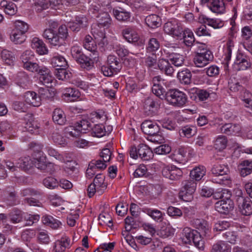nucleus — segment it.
I'll use <instances>...</instances> for the list:
<instances>
[{
    "label": "nucleus",
    "instance_id": "1",
    "mask_svg": "<svg viewBox=\"0 0 252 252\" xmlns=\"http://www.w3.org/2000/svg\"><path fill=\"white\" fill-rule=\"evenodd\" d=\"M165 98L168 103L175 107L183 106L187 101V96L183 92L178 89H170L164 94L161 99Z\"/></svg>",
    "mask_w": 252,
    "mask_h": 252
},
{
    "label": "nucleus",
    "instance_id": "2",
    "mask_svg": "<svg viewBox=\"0 0 252 252\" xmlns=\"http://www.w3.org/2000/svg\"><path fill=\"white\" fill-rule=\"evenodd\" d=\"M129 155L133 159L139 158L146 161L152 159L154 156L152 150L144 144H139L137 147H132L129 151Z\"/></svg>",
    "mask_w": 252,
    "mask_h": 252
},
{
    "label": "nucleus",
    "instance_id": "3",
    "mask_svg": "<svg viewBox=\"0 0 252 252\" xmlns=\"http://www.w3.org/2000/svg\"><path fill=\"white\" fill-rule=\"evenodd\" d=\"M183 234L187 239L186 242L190 243L192 242L194 246L199 250L204 249V241L198 231L189 227H185L183 230Z\"/></svg>",
    "mask_w": 252,
    "mask_h": 252
},
{
    "label": "nucleus",
    "instance_id": "4",
    "mask_svg": "<svg viewBox=\"0 0 252 252\" xmlns=\"http://www.w3.org/2000/svg\"><path fill=\"white\" fill-rule=\"evenodd\" d=\"M91 123L88 120H82L77 122L74 126H69L65 128L66 133L72 137H78L81 133H86L91 128Z\"/></svg>",
    "mask_w": 252,
    "mask_h": 252
},
{
    "label": "nucleus",
    "instance_id": "5",
    "mask_svg": "<svg viewBox=\"0 0 252 252\" xmlns=\"http://www.w3.org/2000/svg\"><path fill=\"white\" fill-rule=\"evenodd\" d=\"M183 187L180 192V196L185 201H189L193 198L192 194L196 188V182L192 179L185 180L182 183Z\"/></svg>",
    "mask_w": 252,
    "mask_h": 252
},
{
    "label": "nucleus",
    "instance_id": "6",
    "mask_svg": "<svg viewBox=\"0 0 252 252\" xmlns=\"http://www.w3.org/2000/svg\"><path fill=\"white\" fill-rule=\"evenodd\" d=\"M164 32L174 37L180 38L182 35L183 28L182 24L177 20L171 19L164 24Z\"/></svg>",
    "mask_w": 252,
    "mask_h": 252
},
{
    "label": "nucleus",
    "instance_id": "7",
    "mask_svg": "<svg viewBox=\"0 0 252 252\" xmlns=\"http://www.w3.org/2000/svg\"><path fill=\"white\" fill-rule=\"evenodd\" d=\"M122 34L125 40L127 42L137 44H143L142 40H140L138 33V29L136 26L126 27L122 31Z\"/></svg>",
    "mask_w": 252,
    "mask_h": 252
},
{
    "label": "nucleus",
    "instance_id": "8",
    "mask_svg": "<svg viewBox=\"0 0 252 252\" xmlns=\"http://www.w3.org/2000/svg\"><path fill=\"white\" fill-rule=\"evenodd\" d=\"M252 63L250 57L242 53L237 54L233 64V68L236 71L247 70L252 68Z\"/></svg>",
    "mask_w": 252,
    "mask_h": 252
},
{
    "label": "nucleus",
    "instance_id": "9",
    "mask_svg": "<svg viewBox=\"0 0 252 252\" xmlns=\"http://www.w3.org/2000/svg\"><path fill=\"white\" fill-rule=\"evenodd\" d=\"M23 67L24 68L32 72H38L39 75V83L41 85H44L45 88H47L46 84L47 83V73L46 72V68L39 69V66L38 64L31 62L24 64Z\"/></svg>",
    "mask_w": 252,
    "mask_h": 252
},
{
    "label": "nucleus",
    "instance_id": "10",
    "mask_svg": "<svg viewBox=\"0 0 252 252\" xmlns=\"http://www.w3.org/2000/svg\"><path fill=\"white\" fill-rule=\"evenodd\" d=\"M58 27L59 24L57 22L52 20L48 21V42L53 46H60L62 44L57 33Z\"/></svg>",
    "mask_w": 252,
    "mask_h": 252
},
{
    "label": "nucleus",
    "instance_id": "11",
    "mask_svg": "<svg viewBox=\"0 0 252 252\" xmlns=\"http://www.w3.org/2000/svg\"><path fill=\"white\" fill-rule=\"evenodd\" d=\"M161 173L163 177L172 181L179 180L183 174L180 168L174 165L164 167Z\"/></svg>",
    "mask_w": 252,
    "mask_h": 252
},
{
    "label": "nucleus",
    "instance_id": "12",
    "mask_svg": "<svg viewBox=\"0 0 252 252\" xmlns=\"http://www.w3.org/2000/svg\"><path fill=\"white\" fill-rule=\"evenodd\" d=\"M141 128L146 134L156 137L160 136L159 127L156 123L146 120L142 123Z\"/></svg>",
    "mask_w": 252,
    "mask_h": 252
},
{
    "label": "nucleus",
    "instance_id": "13",
    "mask_svg": "<svg viewBox=\"0 0 252 252\" xmlns=\"http://www.w3.org/2000/svg\"><path fill=\"white\" fill-rule=\"evenodd\" d=\"M213 58V55L211 52H207L205 55L201 53H196L193 62L197 67H202L208 64Z\"/></svg>",
    "mask_w": 252,
    "mask_h": 252
},
{
    "label": "nucleus",
    "instance_id": "14",
    "mask_svg": "<svg viewBox=\"0 0 252 252\" xmlns=\"http://www.w3.org/2000/svg\"><path fill=\"white\" fill-rule=\"evenodd\" d=\"M164 80L161 78L160 76H156L153 78L152 83V92L156 96L161 98L164 96V94L166 91L162 85L164 84Z\"/></svg>",
    "mask_w": 252,
    "mask_h": 252
},
{
    "label": "nucleus",
    "instance_id": "15",
    "mask_svg": "<svg viewBox=\"0 0 252 252\" xmlns=\"http://www.w3.org/2000/svg\"><path fill=\"white\" fill-rule=\"evenodd\" d=\"M158 108V103L152 97L147 98L144 102V112L147 116L155 115Z\"/></svg>",
    "mask_w": 252,
    "mask_h": 252
},
{
    "label": "nucleus",
    "instance_id": "16",
    "mask_svg": "<svg viewBox=\"0 0 252 252\" xmlns=\"http://www.w3.org/2000/svg\"><path fill=\"white\" fill-rule=\"evenodd\" d=\"M237 205L240 213L245 216L252 214V204L249 198H239L237 200Z\"/></svg>",
    "mask_w": 252,
    "mask_h": 252
},
{
    "label": "nucleus",
    "instance_id": "17",
    "mask_svg": "<svg viewBox=\"0 0 252 252\" xmlns=\"http://www.w3.org/2000/svg\"><path fill=\"white\" fill-rule=\"evenodd\" d=\"M234 204L231 199H221L215 203V210L221 214L228 213L233 209Z\"/></svg>",
    "mask_w": 252,
    "mask_h": 252
},
{
    "label": "nucleus",
    "instance_id": "18",
    "mask_svg": "<svg viewBox=\"0 0 252 252\" xmlns=\"http://www.w3.org/2000/svg\"><path fill=\"white\" fill-rule=\"evenodd\" d=\"M3 193L4 201L7 205L12 206L19 203L16 193L12 188H6L4 190Z\"/></svg>",
    "mask_w": 252,
    "mask_h": 252
},
{
    "label": "nucleus",
    "instance_id": "19",
    "mask_svg": "<svg viewBox=\"0 0 252 252\" xmlns=\"http://www.w3.org/2000/svg\"><path fill=\"white\" fill-rule=\"evenodd\" d=\"M72 245L70 239L67 236H63L54 243V252H64L66 249H69Z\"/></svg>",
    "mask_w": 252,
    "mask_h": 252
},
{
    "label": "nucleus",
    "instance_id": "20",
    "mask_svg": "<svg viewBox=\"0 0 252 252\" xmlns=\"http://www.w3.org/2000/svg\"><path fill=\"white\" fill-rule=\"evenodd\" d=\"M192 226L197 229L203 235H206L209 231L210 227L208 222L201 219H195L191 221Z\"/></svg>",
    "mask_w": 252,
    "mask_h": 252
},
{
    "label": "nucleus",
    "instance_id": "21",
    "mask_svg": "<svg viewBox=\"0 0 252 252\" xmlns=\"http://www.w3.org/2000/svg\"><path fill=\"white\" fill-rule=\"evenodd\" d=\"M113 14L114 17L118 21L121 22L129 21L131 17L130 12L126 11V9L121 7L113 8Z\"/></svg>",
    "mask_w": 252,
    "mask_h": 252
},
{
    "label": "nucleus",
    "instance_id": "22",
    "mask_svg": "<svg viewBox=\"0 0 252 252\" xmlns=\"http://www.w3.org/2000/svg\"><path fill=\"white\" fill-rule=\"evenodd\" d=\"M238 170L241 177H245L252 172V160H244L239 162Z\"/></svg>",
    "mask_w": 252,
    "mask_h": 252
},
{
    "label": "nucleus",
    "instance_id": "23",
    "mask_svg": "<svg viewBox=\"0 0 252 252\" xmlns=\"http://www.w3.org/2000/svg\"><path fill=\"white\" fill-rule=\"evenodd\" d=\"M96 17L98 27L105 29L110 27L112 24V19L107 12H100Z\"/></svg>",
    "mask_w": 252,
    "mask_h": 252
},
{
    "label": "nucleus",
    "instance_id": "24",
    "mask_svg": "<svg viewBox=\"0 0 252 252\" xmlns=\"http://www.w3.org/2000/svg\"><path fill=\"white\" fill-rule=\"evenodd\" d=\"M25 101L34 107H38L41 105V99L36 93L32 91H28L25 93Z\"/></svg>",
    "mask_w": 252,
    "mask_h": 252
},
{
    "label": "nucleus",
    "instance_id": "25",
    "mask_svg": "<svg viewBox=\"0 0 252 252\" xmlns=\"http://www.w3.org/2000/svg\"><path fill=\"white\" fill-rule=\"evenodd\" d=\"M64 99L68 101L73 102L77 100L80 96L79 91L73 88H66L63 90Z\"/></svg>",
    "mask_w": 252,
    "mask_h": 252
},
{
    "label": "nucleus",
    "instance_id": "26",
    "mask_svg": "<svg viewBox=\"0 0 252 252\" xmlns=\"http://www.w3.org/2000/svg\"><path fill=\"white\" fill-rule=\"evenodd\" d=\"M159 69L163 73L168 76H172L174 70L170 63L167 60L160 59L158 61Z\"/></svg>",
    "mask_w": 252,
    "mask_h": 252
},
{
    "label": "nucleus",
    "instance_id": "27",
    "mask_svg": "<svg viewBox=\"0 0 252 252\" xmlns=\"http://www.w3.org/2000/svg\"><path fill=\"white\" fill-rule=\"evenodd\" d=\"M167 57L172 64L175 66H182L184 63V57L178 53L167 51L166 53Z\"/></svg>",
    "mask_w": 252,
    "mask_h": 252
},
{
    "label": "nucleus",
    "instance_id": "28",
    "mask_svg": "<svg viewBox=\"0 0 252 252\" xmlns=\"http://www.w3.org/2000/svg\"><path fill=\"white\" fill-rule=\"evenodd\" d=\"M220 132L227 135H235L241 130V127L238 124H225L220 128Z\"/></svg>",
    "mask_w": 252,
    "mask_h": 252
},
{
    "label": "nucleus",
    "instance_id": "29",
    "mask_svg": "<svg viewBox=\"0 0 252 252\" xmlns=\"http://www.w3.org/2000/svg\"><path fill=\"white\" fill-rule=\"evenodd\" d=\"M31 46L33 49H36V52L39 55H45L47 52L45 44L37 37H34L32 39Z\"/></svg>",
    "mask_w": 252,
    "mask_h": 252
},
{
    "label": "nucleus",
    "instance_id": "30",
    "mask_svg": "<svg viewBox=\"0 0 252 252\" xmlns=\"http://www.w3.org/2000/svg\"><path fill=\"white\" fill-rule=\"evenodd\" d=\"M93 183L97 189V194L101 195L107 188V184L104 182V176L101 174H97Z\"/></svg>",
    "mask_w": 252,
    "mask_h": 252
},
{
    "label": "nucleus",
    "instance_id": "31",
    "mask_svg": "<svg viewBox=\"0 0 252 252\" xmlns=\"http://www.w3.org/2000/svg\"><path fill=\"white\" fill-rule=\"evenodd\" d=\"M1 7L4 8L6 14L9 15H14L17 11L16 5L11 1L3 0L0 2Z\"/></svg>",
    "mask_w": 252,
    "mask_h": 252
},
{
    "label": "nucleus",
    "instance_id": "32",
    "mask_svg": "<svg viewBox=\"0 0 252 252\" xmlns=\"http://www.w3.org/2000/svg\"><path fill=\"white\" fill-rule=\"evenodd\" d=\"M52 119L54 123L59 125H63L66 121L64 112L60 109H55L53 113Z\"/></svg>",
    "mask_w": 252,
    "mask_h": 252
},
{
    "label": "nucleus",
    "instance_id": "33",
    "mask_svg": "<svg viewBox=\"0 0 252 252\" xmlns=\"http://www.w3.org/2000/svg\"><path fill=\"white\" fill-rule=\"evenodd\" d=\"M181 34L182 36L180 38L184 39V42L187 46H191L195 41V38L192 31L189 29H186L183 30Z\"/></svg>",
    "mask_w": 252,
    "mask_h": 252
},
{
    "label": "nucleus",
    "instance_id": "34",
    "mask_svg": "<svg viewBox=\"0 0 252 252\" xmlns=\"http://www.w3.org/2000/svg\"><path fill=\"white\" fill-rule=\"evenodd\" d=\"M212 174L218 177H222L224 175L229 174L230 170L227 165L224 164L214 165L211 169Z\"/></svg>",
    "mask_w": 252,
    "mask_h": 252
},
{
    "label": "nucleus",
    "instance_id": "35",
    "mask_svg": "<svg viewBox=\"0 0 252 252\" xmlns=\"http://www.w3.org/2000/svg\"><path fill=\"white\" fill-rule=\"evenodd\" d=\"M209 7L213 12L218 14L223 13L225 11L223 0H212Z\"/></svg>",
    "mask_w": 252,
    "mask_h": 252
},
{
    "label": "nucleus",
    "instance_id": "36",
    "mask_svg": "<svg viewBox=\"0 0 252 252\" xmlns=\"http://www.w3.org/2000/svg\"><path fill=\"white\" fill-rule=\"evenodd\" d=\"M206 170L203 166H198L194 168L190 172V177L194 181H200L205 175Z\"/></svg>",
    "mask_w": 252,
    "mask_h": 252
},
{
    "label": "nucleus",
    "instance_id": "37",
    "mask_svg": "<svg viewBox=\"0 0 252 252\" xmlns=\"http://www.w3.org/2000/svg\"><path fill=\"white\" fill-rule=\"evenodd\" d=\"M107 63L112 70L118 73L122 68V64L120 59L113 55H109L107 58Z\"/></svg>",
    "mask_w": 252,
    "mask_h": 252
},
{
    "label": "nucleus",
    "instance_id": "38",
    "mask_svg": "<svg viewBox=\"0 0 252 252\" xmlns=\"http://www.w3.org/2000/svg\"><path fill=\"white\" fill-rule=\"evenodd\" d=\"M145 20L147 25L152 29L158 28L161 25L160 18L156 14H151L147 16Z\"/></svg>",
    "mask_w": 252,
    "mask_h": 252
},
{
    "label": "nucleus",
    "instance_id": "39",
    "mask_svg": "<svg viewBox=\"0 0 252 252\" xmlns=\"http://www.w3.org/2000/svg\"><path fill=\"white\" fill-rule=\"evenodd\" d=\"M67 67L57 68L56 69L52 68V71L56 76L59 80H66L69 78L71 76V73L67 71Z\"/></svg>",
    "mask_w": 252,
    "mask_h": 252
},
{
    "label": "nucleus",
    "instance_id": "40",
    "mask_svg": "<svg viewBox=\"0 0 252 252\" xmlns=\"http://www.w3.org/2000/svg\"><path fill=\"white\" fill-rule=\"evenodd\" d=\"M242 104L246 107L252 110V94L248 91H245L239 96Z\"/></svg>",
    "mask_w": 252,
    "mask_h": 252
},
{
    "label": "nucleus",
    "instance_id": "41",
    "mask_svg": "<svg viewBox=\"0 0 252 252\" xmlns=\"http://www.w3.org/2000/svg\"><path fill=\"white\" fill-rule=\"evenodd\" d=\"M191 73L188 69L180 71L177 74V78L182 84L189 85L191 83Z\"/></svg>",
    "mask_w": 252,
    "mask_h": 252
},
{
    "label": "nucleus",
    "instance_id": "42",
    "mask_svg": "<svg viewBox=\"0 0 252 252\" xmlns=\"http://www.w3.org/2000/svg\"><path fill=\"white\" fill-rule=\"evenodd\" d=\"M17 165L23 170L27 171L33 166V163L30 157H26L20 158L18 159Z\"/></svg>",
    "mask_w": 252,
    "mask_h": 252
},
{
    "label": "nucleus",
    "instance_id": "43",
    "mask_svg": "<svg viewBox=\"0 0 252 252\" xmlns=\"http://www.w3.org/2000/svg\"><path fill=\"white\" fill-rule=\"evenodd\" d=\"M93 32L94 33L93 35L95 39L99 44H101L102 45L107 44L108 42L105 36V31L104 29L100 31L94 29Z\"/></svg>",
    "mask_w": 252,
    "mask_h": 252
},
{
    "label": "nucleus",
    "instance_id": "44",
    "mask_svg": "<svg viewBox=\"0 0 252 252\" xmlns=\"http://www.w3.org/2000/svg\"><path fill=\"white\" fill-rule=\"evenodd\" d=\"M51 64L53 68L55 67H59V68L67 67L68 66L66 60L61 56H56L52 58Z\"/></svg>",
    "mask_w": 252,
    "mask_h": 252
},
{
    "label": "nucleus",
    "instance_id": "45",
    "mask_svg": "<svg viewBox=\"0 0 252 252\" xmlns=\"http://www.w3.org/2000/svg\"><path fill=\"white\" fill-rule=\"evenodd\" d=\"M76 61L80 64L81 67L85 69H90L93 66L92 60L84 54L82 55Z\"/></svg>",
    "mask_w": 252,
    "mask_h": 252
},
{
    "label": "nucleus",
    "instance_id": "46",
    "mask_svg": "<svg viewBox=\"0 0 252 252\" xmlns=\"http://www.w3.org/2000/svg\"><path fill=\"white\" fill-rule=\"evenodd\" d=\"M230 250V246L227 244L220 241L213 245L211 252H228Z\"/></svg>",
    "mask_w": 252,
    "mask_h": 252
},
{
    "label": "nucleus",
    "instance_id": "47",
    "mask_svg": "<svg viewBox=\"0 0 252 252\" xmlns=\"http://www.w3.org/2000/svg\"><path fill=\"white\" fill-rule=\"evenodd\" d=\"M38 154L39 156L37 157L35 159V166L41 170H46L47 167L46 157L42 156V154L41 152H38Z\"/></svg>",
    "mask_w": 252,
    "mask_h": 252
},
{
    "label": "nucleus",
    "instance_id": "48",
    "mask_svg": "<svg viewBox=\"0 0 252 252\" xmlns=\"http://www.w3.org/2000/svg\"><path fill=\"white\" fill-rule=\"evenodd\" d=\"M51 83V85H48V99H50L53 100L55 98H57V92L55 88H53V85H56V80L50 75L48 72V84Z\"/></svg>",
    "mask_w": 252,
    "mask_h": 252
},
{
    "label": "nucleus",
    "instance_id": "49",
    "mask_svg": "<svg viewBox=\"0 0 252 252\" xmlns=\"http://www.w3.org/2000/svg\"><path fill=\"white\" fill-rule=\"evenodd\" d=\"M25 33L13 31L10 36L11 39L15 44H22L26 39V36L25 35Z\"/></svg>",
    "mask_w": 252,
    "mask_h": 252
},
{
    "label": "nucleus",
    "instance_id": "50",
    "mask_svg": "<svg viewBox=\"0 0 252 252\" xmlns=\"http://www.w3.org/2000/svg\"><path fill=\"white\" fill-rule=\"evenodd\" d=\"M160 47V43L158 40L156 38H151L149 39L147 46L146 47V51L147 53L155 52Z\"/></svg>",
    "mask_w": 252,
    "mask_h": 252
},
{
    "label": "nucleus",
    "instance_id": "51",
    "mask_svg": "<svg viewBox=\"0 0 252 252\" xmlns=\"http://www.w3.org/2000/svg\"><path fill=\"white\" fill-rule=\"evenodd\" d=\"M204 22L214 29H220L224 25V22L219 19L209 18L205 17Z\"/></svg>",
    "mask_w": 252,
    "mask_h": 252
},
{
    "label": "nucleus",
    "instance_id": "52",
    "mask_svg": "<svg viewBox=\"0 0 252 252\" xmlns=\"http://www.w3.org/2000/svg\"><path fill=\"white\" fill-rule=\"evenodd\" d=\"M143 211L156 221H161L162 220V214L159 210L145 208Z\"/></svg>",
    "mask_w": 252,
    "mask_h": 252
},
{
    "label": "nucleus",
    "instance_id": "53",
    "mask_svg": "<svg viewBox=\"0 0 252 252\" xmlns=\"http://www.w3.org/2000/svg\"><path fill=\"white\" fill-rule=\"evenodd\" d=\"M227 144V140L226 137L223 135H220L215 141L214 147L216 149L221 151L226 147Z\"/></svg>",
    "mask_w": 252,
    "mask_h": 252
},
{
    "label": "nucleus",
    "instance_id": "54",
    "mask_svg": "<svg viewBox=\"0 0 252 252\" xmlns=\"http://www.w3.org/2000/svg\"><path fill=\"white\" fill-rule=\"evenodd\" d=\"M34 58V53L30 49L24 51L20 56V59L24 64L30 62Z\"/></svg>",
    "mask_w": 252,
    "mask_h": 252
},
{
    "label": "nucleus",
    "instance_id": "55",
    "mask_svg": "<svg viewBox=\"0 0 252 252\" xmlns=\"http://www.w3.org/2000/svg\"><path fill=\"white\" fill-rule=\"evenodd\" d=\"M195 132L196 128L192 126H186L183 127L180 131L181 135L183 134L188 138L194 135Z\"/></svg>",
    "mask_w": 252,
    "mask_h": 252
},
{
    "label": "nucleus",
    "instance_id": "56",
    "mask_svg": "<svg viewBox=\"0 0 252 252\" xmlns=\"http://www.w3.org/2000/svg\"><path fill=\"white\" fill-rule=\"evenodd\" d=\"M60 171L61 167L59 165L48 161V174L57 176Z\"/></svg>",
    "mask_w": 252,
    "mask_h": 252
},
{
    "label": "nucleus",
    "instance_id": "57",
    "mask_svg": "<svg viewBox=\"0 0 252 252\" xmlns=\"http://www.w3.org/2000/svg\"><path fill=\"white\" fill-rule=\"evenodd\" d=\"M1 56L2 60L6 63L10 64L13 62L15 58L10 51L7 50L2 51Z\"/></svg>",
    "mask_w": 252,
    "mask_h": 252
},
{
    "label": "nucleus",
    "instance_id": "58",
    "mask_svg": "<svg viewBox=\"0 0 252 252\" xmlns=\"http://www.w3.org/2000/svg\"><path fill=\"white\" fill-rule=\"evenodd\" d=\"M214 189L209 186V183L206 182L201 188L200 194L201 196L209 197L213 195Z\"/></svg>",
    "mask_w": 252,
    "mask_h": 252
},
{
    "label": "nucleus",
    "instance_id": "59",
    "mask_svg": "<svg viewBox=\"0 0 252 252\" xmlns=\"http://www.w3.org/2000/svg\"><path fill=\"white\" fill-rule=\"evenodd\" d=\"M15 30V31H19L22 32H26L29 29L28 25L21 20H17L14 23Z\"/></svg>",
    "mask_w": 252,
    "mask_h": 252
},
{
    "label": "nucleus",
    "instance_id": "60",
    "mask_svg": "<svg viewBox=\"0 0 252 252\" xmlns=\"http://www.w3.org/2000/svg\"><path fill=\"white\" fill-rule=\"evenodd\" d=\"M62 223L58 219L53 217L48 216V226L53 229H57L61 227Z\"/></svg>",
    "mask_w": 252,
    "mask_h": 252
},
{
    "label": "nucleus",
    "instance_id": "61",
    "mask_svg": "<svg viewBox=\"0 0 252 252\" xmlns=\"http://www.w3.org/2000/svg\"><path fill=\"white\" fill-rule=\"evenodd\" d=\"M223 238L232 244H235L237 239L236 233L232 231L228 230L222 234Z\"/></svg>",
    "mask_w": 252,
    "mask_h": 252
},
{
    "label": "nucleus",
    "instance_id": "62",
    "mask_svg": "<svg viewBox=\"0 0 252 252\" xmlns=\"http://www.w3.org/2000/svg\"><path fill=\"white\" fill-rule=\"evenodd\" d=\"M51 204L55 207L60 206L62 205L63 200L62 198L57 194L51 195L48 196Z\"/></svg>",
    "mask_w": 252,
    "mask_h": 252
},
{
    "label": "nucleus",
    "instance_id": "63",
    "mask_svg": "<svg viewBox=\"0 0 252 252\" xmlns=\"http://www.w3.org/2000/svg\"><path fill=\"white\" fill-rule=\"evenodd\" d=\"M94 136L101 137L105 134L104 126L102 125H96L92 129Z\"/></svg>",
    "mask_w": 252,
    "mask_h": 252
},
{
    "label": "nucleus",
    "instance_id": "64",
    "mask_svg": "<svg viewBox=\"0 0 252 252\" xmlns=\"http://www.w3.org/2000/svg\"><path fill=\"white\" fill-rule=\"evenodd\" d=\"M171 150V147L168 145H161L156 148L154 152L158 155H164L168 154Z\"/></svg>",
    "mask_w": 252,
    "mask_h": 252
}]
</instances>
